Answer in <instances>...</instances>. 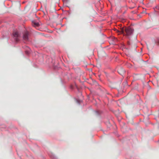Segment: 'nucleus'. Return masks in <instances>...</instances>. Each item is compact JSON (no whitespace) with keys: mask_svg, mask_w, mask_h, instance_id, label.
<instances>
[{"mask_svg":"<svg viewBox=\"0 0 159 159\" xmlns=\"http://www.w3.org/2000/svg\"><path fill=\"white\" fill-rule=\"evenodd\" d=\"M32 25L35 28L38 27L40 26L38 22H36L35 21H32Z\"/></svg>","mask_w":159,"mask_h":159,"instance_id":"obj_4","label":"nucleus"},{"mask_svg":"<svg viewBox=\"0 0 159 159\" xmlns=\"http://www.w3.org/2000/svg\"><path fill=\"white\" fill-rule=\"evenodd\" d=\"M70 88L71 89H73V86L72 85H71L70 86Z\"/></svg>","mask_w":159,"mask_h":159,"instance_id":"obj_8","label":"nucleus"},{"mask_svg":"<svg viewBox=\"0 0 159 159\" xmlns=\"http://www.w3.org/2000/svg\"><path fill=\"white\" fill-rule=\"evenodd\" d=\"M97 113H98V111H97Z\"/></svg>","mask_w":159,"mask_h":159,"instance_id":"obj_14","label":"nucleus"},{"mask_svg":"<svg viewBox=\"0 0 159 159\" xmlns=\"http://www.w3.org/2000/svg\"><path fill=\"white\" fill-rule=\"evenodd\" d=\"M25 53L27 54V55H28L30 54V51L29 50H26L25 51Z\"/></svg>","mask_w":159,"mask_h":159,"instance_id":"obj_6","label":"nucleus"},{"mask_svg":"<svg viewBox=\"0 0 159 159\" xmlns=\"http://www.w3.org/2000/svg\"><path fill=\"white\" fill-rule=\"evenodd\" d=\"M147 48H148V46H147Z\"/></svg>","mask_w":159,"mask_h":159,"instance_id":"obj_13","label":"nucleus"},{"mask_svg":"<svg viewBox=\"0 0 159 159\" xmlns=\"http://www.w3.org/2000/svg\"><path fill=\"white\" fill-rule=\"evenodd\" d=\"M121 70H119V71H118V73L119 74H120V75H122V74H123L125 73V71L123 70V69H122L121 70V71H122V73H121L120 71Z\"/></svg>","mask_w":159,"mask_h":159,"instance_id":"obj_5","label":"nucleus"},{"mask_svg":"<svg viewBox=\"0 0 159 159\" xmlns=\"http://www.w3.org/2000/svg\"><path fill=\"white\" fill-rule=\"evenodd\" d=\"M115 40H117V39L116 38H115Z\"/></svg>","mask_w":159,"mask_h":159,"instance_id":"obj_11","label":"nucleus"},{"mask_svg":"<svg viewBox=\"0 0 159 159\" xmlns=\"http://www.w3.org/2000/svg\"><path fill=\"white\" fill-rule=\"evenodd\" d=\"M156 8H157V9H159V7H156Z\"/></svg>","mask_w":159,"mask_h":159,"instance_id":"obj_9","label":"nucleus"},{"mask_svg":"<svg viewBox=\"0 0 159 159\" xmlns=\"http://www.w3.org/2000/svg\"><path fill=\"white\" fill-rule=\"evenodd\" d=\"M63 2H67L68 0H62Z\"/></svg>","mask_w":159,"mask_h":159,"instance_id":"obj_7","label":"nucleus"},{"mask_svg":"<svg viewBox=\"0 0 159 159\" xmlns=\"http://www.w3.org/2000/svg\"><path fill=\"white\" fill-rule=\"evenodd\" d=\"M12 36L16 42H19L21 38L20 34L18 31H14L12 34Z\"/></svg>","mask_w":159,"mask_h":159,"instance_id":"obj_2","label":"nucleus"},{"mask_svg":"<svg viewBox=\"0 0 159 159\" xmlns=\"http://www.w3.org/2000/svg\"><path fill=\"white\" fill-rule=\"evenodd\" d=\"M116 30L118 32H119L123 34H124V32L125 31L126 35L128 37L133 34L134 31V29L130 27L125 28V29L124 28H122L120 31H119L118 30Z\"/></svg>","mask_w":159,"mask_h":159,"instance_id":"obj_1","label":"nucleus"},{"mask_svg":"<svg viewBox=\"0 0 159 159\" xmlns=\"http://www.w3.org/2000/svg\"><path fill=\"white\" fill-rule=\"evenodd\" d=\"M50 157H51L52 158H53V157L52 156H50Z\"/></svg>","mask_w":159,"mask_h":159,"instance_id":"obj_12","label":"nucleus"},{"mask_svg":"<svg viewBox=\"0 0 159 159\" xmlns=\"http://www.w3.org/2000/svg\"><path fill=\"white\" fill-rule=\"evenodd\" d=\"M29 32L27 31H25L23 33V39L24 40L26 41H29Z\"/></svg>","mask_w":159,"mask_h":159,"instance_id":"obj_3","label":"nucleus"},{"mask_svg":"<svg viewBox=\"0 0 159 159\" xmlns=\"http://www.w3.org/2000/svg\"><path fill=\"white\" fill-rule=\"evenodd\" d=\"M26 47L27 48H28V49H30V48H29V47H27V46H26Z\"/></svg>","mask_w":159,"mask_h":159,"instance_id":"obj_10","label":"nucleus"}]
</instances>
